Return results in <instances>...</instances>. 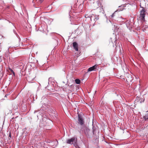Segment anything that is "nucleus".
I'll list each match as a JSON object with an SVG mask.
<instances>
[{
	"mask_svg": "<svg viewBox=\"0 0 148 148\" xmlns=\"http://www.w3.org/2000/svg\"><path fill=\"white\" fill-rule=\"evenodd\" d=\"M8 137H10V138H11V135L10 134V135Z\"/></svg>",
	"mask_w": 148,
	"mask_h": 148,
	"instance_id": "26",
	"label": "nucleus"
},
{
	"mask_svg": "<svg viewBox=\"0 0 148 148\" xmlns=\"http://www.w3.org/2000/svg\"><path fill=\"white\" fill-rule=\"evenodd\" d=\"M92 125V135H96V133H99L98 127L97 126L93 125V123Z\"/></svg>",
	"mask_w": 148,
	"mask_h": 148,
	"instance_id": "6",
	"label": "nucleus"
},
{
	"mask_svg": "<svg viewBox=\"0 0 148 148\" xmlns=\"http://www.w3.org/2000/svg\"><path fill=\"white\" fill-rule=\"evenodd\" d=\"M98 66V65H95L92 67H91L87 69L88 71H95L97 69V67Z\"/></svg>",
	"mask_w": 148,
	"mask_h": 148,
	"instance_id": "8",
	"label": "nucleus"
},
{
	"mask_svg": "<svg viewBox=\"0 0 148 148\" xmlns=\"http://www.w3.org/2000/svg\"><path fill=\"white\" fill-rule=\"evenodd\" d=\"M78 131L80 133L82 132H84L86 135L87 138H90L91 136L92 135V133L90 132V129L86 126L83 127L80 130H78Z\"/></svg>",
	"mask_w": 148,
	"mask_h": 148,
	"instance_id": "1",
	"label": "nucleus"
},
{
	"mask_svg": "<svg viewBox=\"0 0 148 148\" xmlns=\"http://www.w3.org/2000/svg\"><path fill=\"white\" fill-rule=\"evenodd\" d=\"M73 48L76 51H78V44L76 42H74L73 43Z\"/></svg>",
	"mask_w": 148,
	"mask_h": 148,
	"instance_id": "10",
	"label": "nucleus"
},
{
	"mask_svg": "<svg viewBox=\"0 0 148 148\" xmlns=\"http://www.w3.org/2000/svg\"><path fill=\"white\" fill-rule=\"evenodd\" d=\"M13 32L15 34H16V33L15 31L14 30H13Z\"/></svg>",
	"mask_w": 148,
	"mask_h": 148,
	"instance_id": "25",
	"label": "nucleus"
},
{
	"mask_svg": "<svg viewBox=\"0 0 148 148\" xmlns=\"http://www.w3.org/2000/svg\"><path fill=\"white\" fill-rule=\"evenodd\" d=\"M113 103L114 104V102H113Z\"/></svg>",
	"mask_w": 148,
	"mask_h": 148,
	"instance_id": "32",
	"label": "nucleus"
},
{
	"mask_svg": "<svg viewBox=\"0 0 148 148\" xmlns=\"http://www.w3.org/2000/svg\"><path fill=\"white\" fill-rule=\"evenodd\" d=\"M27 80H29V77H28L27 78Z\"/></svg>",
	"mask_w": 148,
	"mask_h": 148,
	"instance_id": "29",
	"label": "nucleus"
},
{
	"mask_svg": "<svg viewBox=\"0 0 148 148\" xmlns=\"http://www.w3.org/2000/svg\"><path fill=\"white\" fill-rule=\"evenodd\" d=\"M2 60V58L1 56H0V62H1Z\"/></svg>",
	"mask_w": 148,
	"mask_h": 148,
	"instance_id": "21",
	"label": "nucleus"
},
{
	"mask_svg": "<svg viewBox=\"0 0 148 148\" xmlns=\"http://www.w3.org/2000/svg\"><path fill=\"white\" fill-rule=\"evenodd\" d=\"M75 82L77 84H79L81 82L80 80H79V79H76L75 80Z\"/></svg>",
	"mask_w": 148,
	"mask_h": 148,
	"instance_id": "13",
	"label": "nucleus"
},
{
	"mask_svg": "<svg viewBox=\"0 0 148 148\" xmlns=\"http://www.w3.org/2000/svg\"><path fill=\"white\" fill-rule=\"evenodd\" d=\"M82 7V5H80L79 6V8H81Z\"/></svg>",
	"mask_w": 148,
	"mask_h": 148,
	"instance_id": "28",
	"label": "nucleus"
},
{
	"mask_svg": "<svg viewBox=\"0 0 148 148\" xmlns=\"http://www.w3.org/2000/svg\"><path fill=\"white\" fill-rule=\"evenodd\" d=\"M85 17L86 18H88V15H85Z\"/></svg>",
	"mask_w": 148,
	"mask_h": 148,
	"instance_id": "23",
	"label": "nucleus"
},
{
	"mask_svg": "<svg viewBox=\"0 0 148 148\" xmlns=\"http://www.w3.org/2000/svg\"><path fill=\"white\" fill-rule=\"evenodd\" d=\"M8 140H10V139H11V138H10V137H8Z\"/></svg>",
	"mask_w": 148,
	"mask_h": 148,
	"instance_id": "30",
	"label": "nucleus"
},
{
	"mask_svg": "<svg viewBox=\"0 0 148 148\" xmlns=\"http://www.w3.org/2000/svg\"><path fill=\"white\" fill-rule=\"evenodd\" d=\"M9 70H10V71L14 75H15V74L14 72L10 68H9Z\"/></svg>",
	"mask_w": 148,
	"mask_h": 148,
	"instance_id": "16",
	"label": "nucleus"
},
{
	"mask_svg": "<svg viewBox=\"0 0 148 148\" xmlns=\"http://www.w3.org/2000/svg\"><path fill=\"white\" fill-rule=\"evenodd\" d=\"M34 79V78H33H33H32V80H31V81H32ZM30 81H29V82H30Z\"/></svg>",
	"mask_w": 148,
	"mask_h": 148,
	"instance_id": "31",
	"label": "nucleus"
},
{
	"mask_svg": "<svg viewBox=\"0 0 148 148\" xmlns=\"http://www.w3.org/2000/svg\"><path fill=\"white\" fill-rule=\"evenodd\" d=\"M140 6L141 8H142V9L140 11V14L139 18L142 21H144L145 20V17L146 15L145 10L143 7H141L140 5Z\"/></svg>",
	"mask_w": 148,
	"mask_h": 148,
	"instance_id": "3",
	"label": "nucleus"
},
{
	"mask_svg": "<svg viewBox=\"0 0 148 148\" xmlns=\"http://www.w3.org/2000/svg\"><path fill=\"white\" fill-rule=\"evenodd\" d=\"M11 47V46L10 47H9V48H8V51H7V52H8V53L9 52V50H10V49Z\"/></svg>",
	"mask_w": 148,
	"mask_h": 148,
	"instance_id": "20",
	"label": "nucleus"
},
{
	"mask_svg": "<svg viewBox=\"0 0 148 148\" xmlns=\"http://www.w3.org/2000/svg\"><path fill=\"white\" fill-rule=\"evenodd\" d=\"M1 45H0V52L1 51Z\"/></svg>",
	"mask_w": 148,
	"mask_h": 148,
	"instance_id": "24",
	"label": "nucleus"
},
{
	"mask_svg": "<svg viewBox=\"0 0 148 148\" xmlns=\"http://www.w3.org/2000/svg\"><path fill=\"white\" fill-rule=\"evenodd\" d=\"M44 0H40V3H41Z\"/></svg>",
	"mask_w": 148,
	"mask_h": 148,
	"instance_id": "22",
	"label": "nucleus"
},
{
	"mask_svg": "<svg viewBox=\"0 0 148 148\" xmlns=\"http://www.w3.org/2000/svg\"><path fill=\"white\" fill-rule=\"evenodd\" d=\"M111 41H112V42L113 44V47H114V44H115V46H116V44L117 43V40H112V38H111ZM115 48H116V47Z\"/></svg>",
	"mask_w": 148,
	"mask_h": 148,
	"instance_id": "11",
	"label": "nucleus"
},
{
	"mask_svg": "<svg viewBox=\"0 0 148 148\" xmlns=\"http://www.w3.org/2000/svg\"><path fill=\"white\" fill-rule=\"evenodd\" d=\"M77 138L75 137H73L71 139H68L66 140L67 143L71 145L73 144L74 143H77Z\"/></svg>",
	"mask_w": 148,
	"mask_h": 148,
	"instance_id": "5",
	"label": "nucleus"
},
{
	"mask_svg": "<svg viewBox=\"0 0 148 148\" xmlns=\"http://www.w3.org/2000/svg\"><path fill=\"white\" fill-rule=\"evenodd\" d=\"M2 66L1 64H0V71L2 70Z\"/></svg>",
	"mask_w": 148,
	"mask_h": 148,
	"instance_id": "18",
	"label": "nucleus"
},
{
	"mask_svg": "<svg viewBox=\"0 0 148 148\" xmlns=\"http://www.w3.org/2000/svg\"><path fill=\"white\" fill-rule=\"evenodd\" d=\"M144 118L145 120H147L148 119V114H146L144 116Z\"/></svg>",
	"mask_w": 148,
	"mask_h": 148,
	"instance_id": "14",
	"label": "nucleus"
},
{
	"mask_svg": "<svg viewBox=\"0 0 148 148\" xmlns=\"http://www.w3.org/2000/svg\"><path fill=\"white\" fill-rule=\"evenodd\" d=\"M78 123L79 125H78L77 130H80L83 127L85 126L84 124V119L82 116L79 114L78 115Z\"/></svg>",
	"mask_w": 148,
	"mask_h": 148,
	"instance_id": "2",
	"label": "nucleus"
},
{
	"mask_svg": "<svg viewBox=\"0 0 148 148\" xmlns=\"http://www.w3.org/2000/svg\"><path fill=\"white\" fill-rule=\"evenodd\" d=\"M125 6L123 5H122L121 6H119L118 8L115 11V12H120L123 10L124 9Z\"/></svg>",
	"mask_w": 148,
	"mask_h": 148,
	"instance_id": "9",
	"label": "nucleus"
},
{
	"mask_svg": "<svg viewBox=\"0 0 148 148\" xmlns=\"http://www.w3.org/2000/svg\"><path fill=\"white\" fill-rule=\"evenodd\" d=\"M89 18L91 21L93 20L95 22H96L99 19L98 16L94 14L90 16L89 17Z\"/></svg>",
	"mask_w": 148,
	"mask_h": 148,
	"instance_id": "7",
	"label": "nucleus"
},
{
	"mask_svg": "<svg viewBox=\"0 0 148 148\" xmlns=\"http://www.w3.org/2000/svg\"><path fill=\"white\" fill-rule=\"evenodd\" d=\"M42 123L43 124V125H42V126H45L46 125V124H45V123H42V121H40V125H42Z\"/></svg>",
	"mask_w": 148,
	"mask_h": 148,
	"instance_id": "17",
	"label": "nucleus"
},
{
	"mask_svg": "<svg viewBox=\"0 0 148 148\" xmlns=\"http://www.w3.org/2000/svg\"><path fill=\"white\" fill-rule=\"evenodd\" d=\"M45 118H43V119H42V122L43 121L45 120Z\"/></svg>",
	"mask_w": 148,
	"mask_h": 148,
	"instance_id": "27",
	"label": "nucleus"
},
{
	"mask_svg": "<svg viewBox=\"0 0 148 148\" xmlns=\"http://www.w3.org/2000/svg\"><path fill=\"white\" fill-rule=\"evenodd\" d=\"M73 145L76 148H79V147L78 145L77 144V143H74Z\"/></svg>",
	"mask_w": 148,
	"mask_h": 148,
	"instance_id": "15",
	"label": "nucleus"
},
{
	"mask_svg": "<svg viewBox=\"0 0 148 148\" xmlns=\"http://www.w3.org/2000/svg\"><path fill=\"white\" fill-rule=\"evenodd\" d=\"M14 119V118H12V119Z\"/></svg>",
	"mask_w": 148,
	"mask_h": 148,
	"instance_id": "34",
	"label": "nucleus"
},
{
	"mask_svg": "<svg viewBox=\"0 0 148 148\" xmlns=\"http://www.w3.org/2000/svg\"><path fill=\"white\" fill-rule=\"evenodd\" d=\"M45 113L44 111H43L41 109L39 110H36L34 111V113L36 114L38 119L42 117L43 116V114Z\"/></svg>",
	"mask_w": 148,
	"mask_h": 148,
	"instance_id": "4",
	"label": "nucleus"
},
{
	"mask_svg": "<svg viewBox=\"0 0 148 148\" xmlns=\"http://www.w3.org/2000/svg\"><path fill=\"white\" fill-rule=\"evenodd\" d=\"M25 106V109H26V106Z\"/></svg>",
	"mask_w": 148,
	"mask_h": 148,
	"instance_id": "33",
	"label": "nucleus"
},
{
	"mask_svg": "<svg viewBox=\"0 0 148 148\" xmlns=\"http://www.w3.org/2000/svg\"><path fill=\"white\" fill-rule=\"evenodd\" d=\"M79 148H80V147H79Z\"/></svg>",
	"mask_w": 148,
	"mask_h": 148,
	"instance_id": "35",
	"label": "nucleus"
},
{
	"mask_svg": "<svg viewBox=\"0 0 148 148\" xmlns=\"http://www.w3.org/2000/svg\"><path fill=\"white\" fill-rule=\"evenodd\" d=\"M42 107L46 109V108H49L50 106L49 105L46 104V103H44L43 104V105H42Z\"/></svg>",
	"mask_w": 148,
	"mask_h": 148,
	"instance_id": "12",
	"label": "nucleus"
},
{
	"mask_svg": "<svg viewBox=\"0 0 148 148\" xmlns=\"http://www.w3.org/2000/svg\"><path fill=\"white\" fill-rule=\"evenodd\" d=\"M116 12H115V11L111 15V17H113L114 16V14Z\"/></svg>",
	"mask_w": 148,
	"mask_h": 148,
	"instance_id": "19",
	"label": "nucleus"
}]
</instances>
